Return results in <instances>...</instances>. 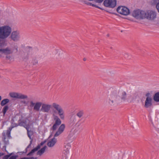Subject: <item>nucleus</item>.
Instances as JSON below:
<instances>
[{"instance_id": "f257e3e1", "label": "nucleus", "mask_w": 159, "mask_h": 159, "mask_svg": "<svg viewBox=\"0 0 159 159\" xmlns=\"http://www.w3.org/2000/svg\"><path fill=\"white\" fill-rule=\"evenodd\" d=\"M11 31V28L8 25L0 27V47H3L6 45L5 39L10 35Z\"/></svg>"}, {"instance_id": "f03ea898", "label": "nucleus", "mask_w": 159, "mask_h": 159, "mask_svg": "<svg viewBox=\"0 0 159 159\" xmlns=\"http://www.w3.org/2000/svg\"><path fill=\"white\" fill-rule=\"evenodd\" d=\"M157 15V13L155 10H148L146 11H144V19L152 20L156 18Z\"/></svg>"}, {"instance_id": "7ed1b4c3", "label": "nucleus", "mask_w": 159, "mask_h": 159, "mask_svg": "<svg viewBox=\"0 0 159 159\" xmlns=\"http://www.w3.org/2000/svg\"><path fill=\"white\" fill-rule=\"evenodd\" d=\"M52 107L58 112V114L61 119H64L65 115L64 111L61 107L59 104L53 103L52 104Z\"/></svg>"}, {"instance_id": "20e7f679", "label": "nucleus", "mask_w": 159, "mask_h": 159, "mask_svg": "<svg viewBox=\"0 0 159 159\" xmlns=\"http://www.w3.org/2000/svg\"><path fill=\"white\" fill-rule=\"evenodd\" d=\"M144 11L139 9L135 10L133 11L132 15L136 19H144Z\"/></svg>"}, {"instance_id": "39448f33", "label": "nucleus", "mask_w": 159, "mask_h": 159, "mask_svg": "<svg viewBox=\"0 0 159 159\" xmlns=\"http://www.w3.org/2000/svg\"><path fill=\"white\" fill-rule=\"evenodd\" d=\"M146 97L144 107L146 108H148L152 105V98L151 97V95L150 93L148 92L145 94Z\"/></svg>"}, {"instance_id": "423d86ee", "label": "nucleus", "mask_w": 159, "mask_h": 159, "mask_svg": "<svg viewBox=\"0 0 159 159\" xmlns=\"http://www.w3.org/2000/svg\"><path fill=\"white\" fill-rule=\"evenodd\" d=\"M53 119L55 121V122L52 127L51 128V129L55 131L57 128L58 126L60 125L61 124V121L58 117L54 114H53Z\"/></svg>"}, {"instance_id": "0eeeda50", "label": "nucleus", "mask_w": 159, "mask_h": 159, "mask_svg": "<svg viewBox=\"0 0 159 159\" xmlns=\"http://www.w3.org/2000/svg\"><path fill=\"white\" fill-rule=\"evenodd\" d=\"M117 12L124 15L126 16L128 15L129 13V11L128 8L125 7L119 6L116 9Z\"/></svg>"}, {"instance_id": "6e6552de", "label": "nucleus", "mask_w": 159, "mask_h": 159, "mask_svg": "<svg viewBox=\"0 0 159 159\" xmlns=\"http://www.w3.org/2000/svg\"><path fill=\"white\" fill-rule=\"evenodd\" d=\"M103 4L105 7L113 8L116 5V0H105Z\"/></svg>"}, {"instance_id": "1a4fd4ad", "label": "nucleus", "mask_w": 159, "mask_h": 159, "mask_svg": "<svg viewBox=\"0 0 159 159\" xmlns=\"http://www.w3.org/2000/svg\"><path fill=\"white\" fill-rule=\"evenodd\" d=\"M9 94L10 96L12 98L20 99H24L27 98V95L17 93H10Z\"/></svg>"}, {"instance_id": "9d476101", "label": "nucleus", "mask_w": 159, "mask_h": 159, "mask_svg": "<svg viewBox=\"0 0 159 159\" xmlns=\"http://www.w3.org/2000/svg\"><path fill=\"white\" fill-rule=\"evenodd\" d=\"M6 146H4L3 147V149L5 148V150L6 152L8 154L4 156L3 157L2 159H16L18 157V155H14V152H12L9 153L6 148Z\"/></svg>"}, {"instance_id": "9b49d317", "label": "nucleus", "mask_w": 159, "mask_h": 159, "mask_svg": "<svg viewBox=\"0 0 159 159\" xmlns=\"http://www.w3.org/2000/svg\"><path fill=\"white\" fill-rule=\"evenodd\" d=\"M46 142V140L42 142L40 144H38L36 147L32 149L30 152L28 153L27 154V156H30L33 155V153L39 149L40 148L41 146L43 145Z\"/></svg>"}, {"instance_id": "f8f14e48", "label": "nucleus", "mask_w": 159, "mask_h": 159, "mask_svg": "<svg viewBox=\"0 0 159 159\" xmlns=\"http://www.w3.org/2000/svg\"><path fill=\"white\" fill-rule=\"evenodd\" d=\"M20 37V34L18 31H13L11 33L10 38L13 41L16 42L18 41Z\"/></svg>"}, {"instance_id": "ddd939ff", "label": "nucleus", "mask_w": 159, "mask_h": 159, "mask_svg": "<svg viewBox=\"0 0 159 159\" xmlns=\"http://www.w3.org/2000/svg\"><path fill=\"white\" fill-rule=\"evenodd\" d=\"M51 106L49 104H42L41 111L44 112H48L51 108Z\"/></svg>"}, {"instance_id": "4468645a", "label": "nucleus", "mask_w": 159, "mask_h": 159, "mask_svg": "<svg viewBox=\"0 0 159 159\" xmlns=\"http://www.w3.org/2000/svg\"><path fill=\"white\" fill-rule=\"evenodd\" d=\"M117 92L116 91H112L110 97L109 98V100L111 101V104L114 103V100L116 101L117 98Z\"/></svg>"}, {"instance_id": "2eb2a0df", "label": "nucleus", "mask_w": 159, "mask_h": 159, "mask_svg": "<svg viewBox=\"0 0 159 159\" xmlns=\"http://www.w3.org/2000/svg\"><path fill=\"white\" fill-rule=\"evenodd\" d=\"M1 52L5 55L12 54L13 53V51L8 47L5 49H0V52Z\"/></svg>"}, {"instance_id": "dca6fc26", "label": "nucleus", "mask_w": 159, "mask_h": 159, "mask_svg": "<svg viewBox=\"0 0 159 159\" xmlns=\"http://www.w3.org/2000/svg\"><path fill=\"white\" fill-rule=\"evenodd\" d=\"M56 142L57 139L53 137L50 141L48 143L47 145L49 147H53Z\"/></svg>"}, {"instance_id": "f3484780", "label": "nucleus", "mask_w": 159, "mask_h": 159, "mask_svg": "<svg viewBox=\"0 0 159 159\" xmlns=\"http://www.w3.org/2000/svg\"><path fill=\"white\" fill-rule=\"evenodd\" d=\"M42 104V103L41 102H36L34 107V110L37 111H39V109Z\"/></svg>"}, {"instance_id": "a211bd4d", "label": "nucleus", "mask_w": 159, "mask_h": 159, "mask_svg": "<svg viewBox=\"0 0 159 159\" xmlns=\"http://www.w3.org/2000/svg\"><path fill=\"white\" fill-rule=\"evenodd\" d=\"M84 111L83 110H79L76 114V115L79 118L82 117L84 114Z\"/></svg>"}, {"instance_id": "6ab92c4d", "label": "nucleus", "mask_w": 159, "mask_h": 159, "mask_svg": "<svg viewBox=\"0 0 159 159\" xmlns=\"http://www.w3.org/2000/svg\"><path fill=\"white\" fill-rule=\"evenodd\" d=\"M47 148V146H45L43 148H41L40 150H39L37 153V155H39L40 156H41L42 155L43 153L44 152L45 150Z\"/></svg>"}, {"instance_id": "aec40b11", "label": "nucleus", "mask_w": 159, "mask_h": 159, "mask_svg": "<svg viewBox=\"0 0 159 159\" xmlns=\"http://www.w3.org/2000/svg\"><path fill=\"white\" fill-rule=\"evenodd\" d=\"M153 99L155 102H159V92H157L153 95Z\"/></svg>"}, {"instance_id": "412c9836", "label": "nucleus", "mask_w": 159, "mask_h": 159, "mask_svg": "<svg viewBox=\"0 0 159 159\" xmlns=\"http://www.w3.org/2000/svg\"><path fill=\"white\" fill-rule=\"evenodd\" d=\"M84 3L85 4H87V5H89V6H93V7H96V8H97L98 9H99L101 10H103V9H102V8H101V7H99V6H97V5H95L94 4H92L91 3H90V2H88L87 1H84Z\"/></svg>"}, {"instance_id": "4be33fe9", "label": "nucleus", "mask_w": 159, "mask_h": 159, "mask_svg": "<svg viewBox=\"0 0 159 159\" xmlns=\"http://www.w3.org/2000/svg\"><path fill=\"white\" fill-rule=\"evenodd\" d=\"M33 139H31V140H30V143L29 144L27 147L25 148V152H20V153H21L22 154H23L24 153L26 154L28 151V149L31 147V145L32 143V142L33 141Z\"/></svg>"}, {"instance_id": "5701e85b", "label": "nucleus", "mask_w": 159, "mask_h": 159, "mask_svg": "<svg viewBox=\"0 0 159 159\" xmlns=\"http://www.w3.org/2000/svg\"><path fill=\"white\" fill-rule=\"evenodd\" d=\"M9 99L6 98L2 100L1 102V105L2 106H3L9 102Z\"/></svg>"}, {"instance_id": "b1692460", "label": "nucleus", "mask_w": 159, "mask_h": 159, "mask_svg": "<svg viewBox=\"0 0 159 159\" xmlns=\"http://www.w3.org/2000/svg\"><path fill=\"white\" fill-rule=\"evenodd\" d=\"M26 124V121L22 120L21 119H20L18 121V125L21 126H24Z\"/></svg>"}, {"instance_id": "393cba45", "label": "nucleus", "mask_w": 159, "mask_h": 159, "mask_svg": "<svg viewBox=\"0 0 159 159\" xmlns=\"http://www.w3.org/2000/svg\"><path fill=\"white\" fill-rule=\"evenodd\" d=\"M126 93L125 91H123L121 96V99L124 101H125L126 98Z\"/></svg>"}, {"instance_id": "a878e982", "label": "nucleus", "mask_w": 159, "mask_h": 159, "mask_svg": "<svg viewBox=\"0 0 159 159\" xmlns=\"http://www.w3.org/2000/svg\"><path fill=\"white\" fill-rule=\"evenodd\" d=\"M9 109V107L7 105H5L3 108L2 110V112L3 113V116H4Z\"/></svg>"}, {"instance_id": "bb28decb", "label": "nucleus", "mask_w": 159, "mask_h": 159, "mask_svg": "<svg viewBox=\"0 0 159 159\" xmlns=\"http://www.w3.org/2000/svg\"><path fill=\"white\" fill-rule=\"evenodd\" d=\"M159 2V0H151L150 3L151 5L155 6L156 7Z\"/></svg>"}, {"instance_id": "cd10ccee", "label": "nucleus", "mask_w": 159, "mask_h": 159, "mask_svg": "<svg viewBox=\"0 0 159 159\" xmlns=\"http://www.w3.org/2000/svg\"><path fill=\"white\" fill-rule=\"evenodd\" d=\"M27 134L28 137L30 140L33 139L31 138V136L33 134V132L31 130H28V131L27 132Z\"/></svg>"}, {"instance_id": "c85d7f7f", "label": "nucleus", "mask_w": 159, "mask_h": 159, "mask_svg": "<svg viewBox=\"0 0 159 159\" xmlns=\"http://www.w3.org/2000/svg\"><path fill=\"white\" fill-rule=\"evenodd\" d=\"M65 127V125L64 124H62L61 125L59 128L58 130L62 132H63Z\"/></svg>"}, {"instance_id": "c756f323", "label": "nucleus", "mask_w": 159, "mask_h": 159, "mask_svg": "<svg viewBox=\"0 0 159 159\" xmlns=\"http://www.w3.org/2000/svg\"><path fill=\"white\" fill-rule=\"evenodd\" d=\"M62 132H61V131H59L58 129L57 131L56 132L55 134L54 135V137L55 138V137H57L59 136L60 134H62Z\"/></svg>"}, {"instance_id": "7c9ffc66", "label": "nucleus", "mask_w": 159, "mask_h": 159, "mask_svg": "<svg viewBox=\"0 0 159 159\" xmlns=\"http://www.w3.org/2000/svg\"><path fill=\"white\" fill-rule=\"evenodd\" d=\"M71 119L72 120V122L75 123L76 120V117L75 116H72L71 117Z\"/></svg>"}, {"instance_id": "2f4dec72", "label": "nucleus", "mask_w": 159, "mask_h": 159, "mask_svg": "<svg viewBox=\"0 0 159 159\" xmlns=\"http://www.w3.org/2000/svg\"><path fill=\"white\" fill-rule=\"evenodd\" d=\"M32 62L34 65H36L38 63V60L35 58L33 60Z\"/></svg>"}, {"instance_id": "473e14b6", "label": "nucleus", "mask_w": 159, "mask_h": 159, "mask_svg": "<svg viewBox=\"0 0 159 159\" xmlns=\"http://www.w3.org/2000/svg\"><path fill=\"white\" fill-rule=\"evenodd\" d=\"M25 126H23V127H24V128H25L26 129L27 131V132L28 130H29V128H30L29 125V124L26 125V124L25 125Z\"/></svg>"}, {"instance_id": "72a5a7b5", "label": "nucleus", "mask_w": 159, "mask_h": 159, "mask_svg": "<svg viewBox=\"0 0 159 159\" xmlns=\"http://www.w3.org/2000/svg\"><path fill=\"white\" fill-rule=\"evenodd\" d=\"M11 131H8V130H7V137L9 138H10L11 137Z\"/></svg>"}, {"instance_id": "f704fd0d", "label": "nucleus", "mask_w": 159, "mask_h": 159, "mask_svg": "<svg viewBox=\"0 0 159 159\" xmlns=\"http://www.w3.org/2000/svg\"><path fill=\"white\" fill-rule=\"evenodd\" d=\"M30 107H31L34 106L35 105V103H34L32 101H31L30 102Z\"/></svg>"}, {"instance_id": "c9c22d12", "label": "nucleus", "mask_w": 159, "mask_h": 159, "mask_svg": "<svg viewBox=\"0 0 159 159\" xmlns=\"http://www.w3.org/2000/svg\"><path fill=\"white\" fill-rule=\"evenodd\" d=\"M11 125L13 127V128H14V127H17V126H18V123L17 124L14 123L11 124Z\"/></svg>"}, {"instance_id": "e433bc0d", "label": "nucleus", "mask_w": 159, "mask_h": 159, "mask_svg": "<svg viewBox=\"0 0 159 159\" xmlns=\"http://www.w3.org/2000/svg\"><path fill=\"white\" fill-rule=\"evenodd\" d=\"M156 8L157 11V12L159 13V2L157 4L156 7Z\"/></svg>"}, {"instance_id": "4c0bfd02", "label": "nucleus", "mask_w": 159, "mask_h": 159, "mask_svg": "<svg viewBox=\"0 0 159 159\" xmlns=\"http://www.w3.org/2000/svg\"><path fill=\"white\" fill-rule=\"evenodd\" d=\"M26 159H37V157H26Z\"/></svg>"}, {"instance_id": "58836bf2", "label": "nucleus", "mask_w": 159, "mask_h": 159, "mask_svg": "<svg viewBox=\"0 0 159 159\" xmlns=\"http://www.w3.org/2000/svg\"><path fill=\"white\" fill-rule=\"evenodd\" d=\"M13 128V127L11 125L10 127H9L8 129L7 130L8 131H11L12 128Z\"/></svg>"}, {"instance_id": "ea45409f", "label": "nucleus", "mask_w": 159, "mask_h": 159, "mask_svg": "<svg viewBox=\"0 0 159 159\" xmlns=\"http://www.w3.org/2000/svg\"><path fill=\"white\" fill-rule=\"evenodd\" d=\"M28 58H29V56H28V55H27V56H26V57H24L23 58V59L24 60H25V59L28 60Z\"/></svg>"}, {"instance_id": "a19ab883", "label": "nucleus", "mask_w": 159, "mask_h": 159, "mask_svg": "<svg viewBox=\"0 0 159 159\" xmlns=\"http://www.w3.org/2000/svg\"><path fill=\"white\" fill-rule=\"evenodd\" d=\"M14 119H12L11 120V124H12L13 123H14Z\"/></svg>"}, {"instance_id": "79ce46f5", "label": "nucleus", "mask_w": 159, "mask_h": 159, "mask_svg": "<svg viewBox=\"0 0 159 159\" xmlns=\"http://www.w3.org/2000/svg\"><path fill=\"white\" fill-rule=\"evenodd\" d=\"M20 159H26V157H24L21 158Z\"/></svg>"}, {"instance_id": "37998d69", "label": "nucleus", "mask_w": 159, "mask_h": 159, "mask_svg": "<svg viewBox=\"0 0 159 159\" xmlns=\"http://www.w3.org/2000/svg\"><path fill=\"white\" fill-rule=\"evenodd\" d=\"M28 47L29 48H32V47H31L28 46Z\"/></svg>"}, {"instance_id": "c03bdc74", "label": "nucleus", "mask_w": 159, "mask_h": 159, "mask_svg": "<svg viewBox=\"0 0 159 159\" xmlns=\"http://www.w3.org/2000/svg\"><path fill=\"white\" fill-rule=\"evenodd\" d=\"M1 99H2L1 97V96H0V101L1 100Z\"/></svg>"}, {"instance_id": "a18cd8bd", "label": "nucleus", "mask_w": 159, "mask_h": 159, "mask_svg": "<svg viewBox=\"0 0 159 159\" xmlns=\"http://www.w3.org/2000/svg\"><path fill=\"white\" fill-rule=\"evenodd\" d=\"M54 113H56V111H54Z\"/></svg>"}, {"instance_id": "49530a36", "label": "nucleus", "mask_w": 159, "mask_h": 159, "mask_svg": "<svg viewBox=\"0 0 159 159\" xmlns=\"http://www.w3.org/2000/svg\"><path fill=\"white\" fill-rule=\"evenodd\" d=\"M26 103V102H25V101H24V102H23V103Z\"/></svg>"}, {"instance_id": "de8ad7c7", "label": "nucleus", "mask_w": 159, "mask_h": 159, "mask_svg": "<svg viewBox=\"0 0 159 159\" xmlns=\"http://www.w3.org/2000/svg\"><path fill=\"white\" fill-rule=\"evenodd\" d=\"M83 60H84V61H85V58H84Z\"/></svg>"}, {"instance_id": "09e8293b", "label": "nucleus", "mask_w": 159, "mask_h": 159, "mask_svg": "<svg viewBox=\"0 0 159 159\" xmlns=\"http://www.w3.org/2000/svg\"><path fill=\"white\" fill-rule=\"evenodd\" d=\"M107 36H109V34H107Z\"/></svg>"}, {"instance_id": "8fccbe9b", "label": "nucleus", "mask_w": 159, "mask_h": 159, "mask_svg": "<svg viewBox=\"0 0 159 159\" xmlns=\"http://www.w3.org/2000/svg\"><path fill=\"white\" fill-rule=\"evenodd\" d=\"M110 48H111V49H112V47H110Z\"/></svg>"}, {"instance_id": "3c124183", "label": "nucleus", "mask_w": 159, "mask_h": 159, "mask_svg": "<svg viewBox=\"0 0 159 159\" xmlns=\"http://www.w3.org/2000/svg\"><path fill=\"white\" fill-rule=\"evenodd\" d=\"M8 58H10V57H7Z\"/></svg>"}, {"instance_id": "603ef678", "label": "nucleus", "mask_w": 159, "mask_h": 159, "mask_svg": "<svg viewBox=\"0 0 159 159\" xmlns=\"http://www.w3.org/2000/svg\"><path fill=\"white\" fill-rule=\"evenodd\" d=\"M16 50L17 51V48H16Z\"/></svg>"}]
</instances>
